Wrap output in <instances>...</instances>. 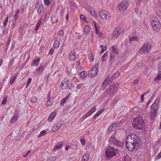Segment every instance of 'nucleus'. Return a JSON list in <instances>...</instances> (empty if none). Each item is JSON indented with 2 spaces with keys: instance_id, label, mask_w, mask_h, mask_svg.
Listing matches in <instances>:
<instances>
[{
  "instance_id": "47",
  "label": "nucleus",
  "mask_w": 161,
  "mask_h": 161,
  "mask_svg": "<svg viewBox=\"0 0 161 161\" xmlns=\"http://www.w3.org/2000/svg\"><path fill=\"white\" fill-rule=\"evenodd\" d=\"M80 141L82 146H84L85 145V141L84 139H80Z\"/></svg>"
},
{
  "instance_id": "7",
  "label": "nucleus",
  "mask_w": 161,
  "mask_h": 161,
  "mask_svg": "<svg viewBox=\"0 0 161 161\" xmlns=\"http://www.w3.org/2000/svg\"><path fill=\"white\" fill-rule=\"evenodd\" d=\"M109 143L110 145H113L118 147H122L123 146V143L116 139L114 136H111L109 140Z\"/></svg>"
},
{
  "instance_id": "30",
  "label": "nucleus",
  "mask_w": 161,
  "mask_h": 161,
  "mask_svg": "<svg viewBox=\"0 0 161 161\" xmlns=\"http://www.w3.org/2000/svg\"><path fill=\"white\" fill-rule=\"evenodd\" d=\"M100 47L101 48V50L100 51V53L101 54H102L106 50V47L105 46H103L102 45H100Z\"/></svg>"
},
{
  "instance_id": "26",
  "label": "nucleus",
  "mask_w": 161,
  "mask_h": 161,
  "mask_svg": "<svg viewBox=\"0 0 161 161\" xmlns=\"http://www.w3.org/2000/svg\"><path fill=\"white\" fill-rule=\"evenodd\" d=\"M108 55V52H106L102 56L101 58V61L102 62H103L104 61H105L106 60V58Z\"/></svg>"
},
{
  "instance_id": "28",
  "label": "nucleus",
  "mask_w": 161,
  "mask_h": 161,
  "mask_svg": "<svg viewBox=\"0 0 161 161\" xmlns=\"http://www.w3.org/2000/svg\"><path fill=\"white\" fill-rule=\"evenodd\" d=\"M129 40L130 42H131L133 41H136L137 42L138 41V38L137 36H133L129 37Z\"/></svg>"
},
{
  "instance_id": "49",
  "label": "nucleus",
  "mask_w": 161,
  "mask_h": 161,
  "mask_svg": "<svg viewBox=\"0 0 161 161\" xmlns=\"http://www.w3.org/2000/svg\"><path fill=\"white\" fill-rule=\"evenodd\" d=\"M89 58L90 59V61H92L93 59V57L92 54H91L89 56Z\"/></svg>"
},
{
  "instance_id": "1",
  "label": "nucleus",
  "mask_w": 161,
  "mask_h": 161,
  "mask_svg": "<svg viewBox=\"0 0 161 161\" xmlns=\"http://www.w3.org/2000/svg\"><path fill=\"white\" fill-rule=\"evenodd\" d=\"M139 142V139L137 136L135 134L129 135L126 141L127 148L129 151L132 152L136 146H138Z\"/></svg>"
},
{
  "instance_id": "36",
  "label": "nucleus",
  "mask_w": 161,
  "mask_h": 161,
  "mask_svg": "<svg viewBox=\"0 0 161 161\" xmlns=\"http://www.w3.org/2000/svg\"><path fill=\"white\" fill-rule=\"evenodd\" d=\"M37 99L36 97H32L31 99V102L33 103H35L37 102Z\"/></svg>"
},
{
  "instance_id": "22",
  "label": "nucleus",
  "mask_w": 161,
  "mask_h": 161,
  "mask_svg": "<svg viewBox=\"0 0 161 161\" xmlns=\"http://www.w3.org/2000/svg\"><path fill=\"white\" fill-rule=\"evenodd\" d=\"M56 115V113L54 112H53L49 116L48 118V120L49 121H51L55 118Z\"/></svg>"
},
{
  "instance_id": "52",
  "label": "nucleus",
  "mask_w": 161,
  "mask_h": 161,
  "mask_svg": "<svg viewBox=\"0 0 161 161\" xmlns=\"http://www.w3.org/2000/svg\"><path fill=\"white\" fill-rule=\"evenodd\" d=\"M55 157H52L49 158L47 161H54L55 160Z\"/></svg>"
},
{
  "instance_id": "57",
  "label": "nucleus",
  "mask_w": 161,
  "mask_h": 161,
  "mask_svg": "<svg viewBox=\"0 0 161 161\" xmlns=\"http://www.w3.org/2000/svg\"><path fill=\"white\" fill-rule=\"evenodd\" d=\"M80 17L81 19H83L85 22H86V19L85 18L84 16L83 15H80Z\"/></svg>"
},
{
  "instance_id": "54",
  "label": "nucleus",
  "mask_w": 161,
  "mask_h": 161,
  "mask_svg": "<svg viewBox=\"0 0 161 161\" xmlns=\"http://www.w3.org/2000/svg\"><path fill=\"white\" fill-rule=\"evenodd\" d=\"M58 33L60 36H63L64 35V32L62 30H60Z\"/></svg>"
},
{
  "instance_id": "46",
  "label": "nucleus",
  "mask_w": 161,
  "mask_h": 161,
  "mask_svg": "<svg viewBox=\"0 0 161 161\" xmlns=\"http://www.w3.org/2000/svg\"><path fill=\"white\" fill-rule=\"evenodd\" d=\"M119 71H117L115 72L113 75L114 77L117 78L119 76Z\"/></svg>"
},
{
  "instance_id": "2",
  "label": "nucleus",
  "mask_w": 161,
  "mask_h": 161,
  "mask_svg": "<svg viewBox=\"0 0 161 161\" xmlns=\"http://www.w3.org/2000/svg\"><path fill=\"white\" fill-rule=\"evenodd\" d=\"M133 128L138 130L142 129L145 126V123L143 118L139 116L136 117L132 123Z\"/></svg>"
},
{
  "instance_id": "14",
  "label": "nucleus",
  "mask_w": 161,
  "mask_h": 161,
  "mask_svg": "<svg viewBox=\"0 0 161 161\" xmlns=\"http://www.w3.org/2000/svg\"><path fill=\"white\" fill-rule=\"evenodd\" d=\"M35 8H37V11L39 14H40L43 10V5L42 3L38 2L35 6Z\"/></svg>"
},
{
  "instance_id": "37",
  "label": "nucleus",
  "mask_w": 161,
  "mask_h": 161,
  "mask_svg": "<svg viewBox=\"0 0 161 161\" xmlns=\"http://www.w3.org/2000/svg\"><path fill=\"white\" fill-rule=\"evenodd\" d=\"M40 60V59L39 58H38L35 60H34L33 61V63L34 64V65L36 66H37L39 64Z\"/></svg>"
},
{
  "instance_id": "29",
  "label": "nucleus",
  "mask_w": 161,
  "mask_h": 161,
  "mask_svg": "<svg viewBox=\"0 0 161 161\" xmlns=\"http://www.w3.org/2000/svg\"><path fill=\"white\" fill-rule=\"evenodd\" d=\"M103 110H101L97 111L96 114L93 116V119H95L98 116L100 115L103 112Z\"/></svg>"
},
{
  "instance_id": "9",
  "label": "nucleus",
  "mask_w": 161,
  "mask_h": 161,
  "mask_svg": "<svg viewBox=\"0 0 161 161\" xmlns=\"http://www.w3.org/2000/svg\"><path fill=\"white\" fill-rule=\"evenodd\" d=\"M98 14L100 17L104 20L108 19L110 17L109 13L105 10L100 11L99 12Z\"/></svg>"
},
{
  "instance_id": "23",
  "label": "nucleus",
  "mask_w": 161,
  "mask_h": 161,
  "mask_svg": "<svg viewBox=\"0 0 161 161\" xmlns=\"http://www.w3.org/2000/svg\"><path fill=\"white\" fill-rule=\"evenodd\" d=\"M59 40L57 38L56 40L55 41L53 46L54 47L56 48H58L59 45H60V43L59 42Z\"/></svg>"
},
{
  "instance_id": "61",
  "label": "nucleus",
  "mask_w": 161,
  "mask_h": 161,
  "mask_svg": "<svg viewBox=\"0 0 161 161\" xmlns=\"http://www.w3.org/2000/svg\"><path fill=\"white\" fill-rule=\"evenodd\" d=\"M138 82V80H136L135 81L132 82V84L133 85H135V84L137 83Z\"/></svg>"
},
{
  "instance_id": "19",
  "label": "nucleus",
  "mask_w": 161,
  "mask_h": 161,
  "mask_svg": "<svg viewBox=\"0 0 161 161\" xmlns=\"http://www.w3.org/2000/svg\"><path fill=\"white\" fill-rule=\"evenodd\" d=\"M117 124L116 123H113L108 128V131H111L114 130L116 128Z\"/></svg>"
},
{
  "instance_id": "32",
  "label": "nucleus",
  "mask_w": 161,
  "mask_h": 161,
  "mask_svg": "<svg viewBox=\"0 0 161 161\" xmlns=\"http://www.w3.org/2000/svg\"><path fill=\"white\" fill-rule=\"evenodd\" d=\"M80 77L82 78H85L87 75V74L85 71H83L80 74Z\"/></svg>"
},
{
  "instance_id": "48",
  "label": "nucleus",
  "mask_w": 161,
  "mask_h": 161,
  "mask_svg": "<svg viewBox=\"0 0 161 161\" xmlns=\"http://www.w3.org/2000/svg\"><path fill=\"white\" fill-rule=\"evenodd\" d=\"M158 69H159V73L161 75V62L159 63Z\"/></svg>"
},
{
  "instance_id": "38",
  "label": "nucleus",
  "mask_w": 161,
  "mask_h": 161,
  "mask_svg": "<svg viewBox=\"0 0 161 161\" xmlns=\"http://www.w3.org/2000/svg\"><path fill=\"white\" fill-rule=\"evenodd\" d=\"M8 21V16L7 15L5 20L4 21L3 23V25L4 27H5L7 25Z\"/></svg>"
},
{
  "instance_id": "34",
  "label": "nucleus",
  "mask_w": 161,
  "mask_h": 161,
  "mask_svg": "<svg viewBox=\"0 0 161 161\" xmlns=\"http://www.w3.org/2000/svg\"><path fill=\"white\" fill-rule=\"evenodd\" d=\"M89 154L88 153H86L83 155L82 157V159L84 161H87L89 158Z\"/></svg>"
},
{
  "instance_id": "12",
  "label": "nucleus",
  "mask_w": 161,
  "mask_h": 161,
  "mask_svg": "<svg viewBox=\"0 0 161 161\" xmlns=\"http://www.w3.org/2000/svg\"><path fill=\"white\" fill-rule=\"evenodd\" d=\"M159 101L158 99H156L153 103L151 106V110L157 111L158 109Z\"/></svg>"
},
{
  "instance_id": "16",
  "label": "nucleus",
  "mask_w": 161,
  "mask_h": 161,
  "mask_svg": "<svg viewBox=\"0 0 161 161\" xmlns=\"http://www.w3.org/2000/svg\"><path fill=\"white\" fill-rule=\"evenodd\" d=\"M62 125V124L61 122L58 121L54 124L53 127V130L54 128H55V129L54 130L56 131L61 127Z\"/></svg>"
},
{
  "instance_id": "41",
  "label": "nucleus",
  "mask_w": 161,
  "mask_h": 161,
  "mask_svg": "<svg viewBox=\"0 0 161 161\" xmlns=\"http://www.w3.org/2000/svg\"><path fill=\"white\" fill-rule=\"evenodd\" d=\"M46 133V132L45 130H43L41 131L40 134L38 135V137H40L41 136H44Z\"/></svg>"
},
{
  "instance_id": "56",
  "label": "nucleus",
  "mask_w": 161,
  "mask_h": 161,
  "mask_svg": "<svg viewBox=\"0 0 161 161\" xmlns=\"http://www.w3.org/2000/svg\"><path fill=\"white\" fill-rule=\"evenodd\" d=\"M54 51V49H53V48H51L49 50V54H51V55H52L53 54Z\"/></svg>"
},
{
  "instance_id": "55",
  "label": "nucleus",
  "mask_w": 161,
  "mask_h": 161,
  "mask_svg": "<svg viewBox=\"0 0 161 161\" xmlns=\"http://www.w3.org/2000/svg\"><path fill=\"white\" fill-rule=\"evenodd\" d=\"M7 98H4L2 101V104L5 105L6 103Z\"/></svg>"
},
{
  "instance_id": "59",
  "label": "nucleus",
  "mask_w": 161,
  "mask_h": 161,
  "mask_svg": "<svg viewBox=\"0 0 161 161\" xmlns=\"http://www.w3.org/2000/svg\"><path fill=\"white\" fill-rule=\"evenodd\" d=\"M108 81L105 79L103 83V85H104L105 86H106L107 84H108Z\"/></svg>"
},
{
  "instance_id": "15",
  "label": "nucleus",
  "mask_w": 161,
  "mask_h": 161,
  "mask_svg": "<svg viewBox=\"0 0 161 161\" xmlns=\"http://www.w3.org/2000/svg\"><path fill=\"white\" fill-rule=\"evenodd\" d=\"M63 146V144L62 142H59L56 145V146L54 148L53 150L54 151H56L59 150L62 148Z\"/></svg>"
},
{
  "instance_id": "8",
  "label": "nucleus",
  "mask_w": 161,
  "mask_h": 161,
  "mask_svg": "<svg viewBox=\"0 0 161 161\" xmlns=\"http://www.w3.org/2000/svg\"><path fill=\"white\" fill-rule=\"evenodd\" d=\"M151 24L154 30L158 31L160 29V23L159 20L157 17L154 18L151 21Z\"/></svg>"
},
{
  "instance_id": "39",
  "label": "nucleus",
  "mask_w": 161,
  "mask_h": 161,
  "mask_svg": "<svg viewBox=\"0 0 161 161\" xmlns=\"http://www.w3.org/2000/svg\"><path fill=\"white\" fill-rule=\"evenodd\" d=\"M18 119V117L16 116H14L11 119V121L12 123H15L16 121Z\"/></svg>"
},
{
  "instance_id": "25",
  "label": "nucleus",
  "mask_w": 161,
  "mask_h": 161,
  "mask_svg": "<svg viewBox=\"0 0 161 161\" xmlns=\"http://www.w3.org/2000/svg\"><path fill=\"white\" fill-rule=\"evenodd\" d=\"M117 55L116 53H113L112 52L110 53L109 57V59L110 61H112L113 60V58H114V57Z\"/></svg>"
},
{
  "instance_id": "6",
  "label": "nucleus",
  "mask_w": 161,
  "mask_h": 161,
  "mask_svg": "<svg viewBox=\"0 0 161 161\" xmlns=\"http://www.w3.org/2000/svg\"><path fill=\"white\" fill-rule=\"evenodd\" d=\"M128 6L129 4L127 2L123 1L118 5L117 8L119 10V11L124 12L127 9Z\"/></svg>"
},
{
  "instance_id": "4",
  "label": "nucleus",
  "mask_w": 161,
  "mask_h": 161,
  "mask_svg": "<svg viewBox=\"0 0 161 161\" xmlns=\"http://www.w3.org/2000/svg\"><path fill=\"white\" fill-rule=\"evenodd\" d=\"M152 48L151 44L149 42H146L141 47L139 52L144 54H147L149 52Z\"/></svg>"
},
{
  "instance_id": "42",
  "label": "nucleus",
  "mask_w": 161,
  "mask_h": 161,
  "mask_svg": "<svg viewBox=\"0 0 161 161\" xmlns=\"http://www.w3.org/2000/svg\"><path fill=\"white\" fill-rule=\"evenodd\" d=\"M161 78V75L159 73V75H158L157 77L154 78V80L157 81L158 80H160Z\"/></svg>"
},
{
  "instance_id": "20",
  "label": "nucleus",
  "mask_w": 161,
  "mask_h": 161,
  "mask_svg": "<svg viewBox=\"0 0 161 161\" xmlns=\"http://www.w3.org/2000/svg\"><path fill=\"white\" fill-rule=\"evenodd\" d=\"M110 52L116 53L117 55L119 54L118 50L117 48V47L116 46H114L112 47V50Z\"/></svg>"
},
{
  "instance_id": "63",
  "label": "nucleus",
  "mask_w": 161,
  "mask_h": 161,
  "mask_svg": "<svg viewBox=\"0 0 161 161\" xmlns=\"http://www.w3.org/2000/svg\"><path fill=\"white\" fill-rule=\"evenodd\" d=\"M14 18L15 19L14 20L15 21H16V20L18 18V14H15L14 15Z\"/></svg>"
},
{
  "instance_id": "53",
  "label": "nucleus",
  "mask_w": 161,
  "mask_h": 161,
  "mask_svg": "<svg viewBox=\"0 0 161 161\" xmlns=\"http://www.w3.org/2000/svg\"><path fill=\"white\" fill-rule=\"evenodd\" d=\"M124 161H131V158L129 156H126Z\"/></svg>"
},
{
  "instance_id": "5",
  "label": "nucleus",
  "mask_w": 161,
  "mask_h": 161,
  "mask_svg": "<svg viewBox=\"0 0 161 161\" xmlns=\"http://www.w3.org/2000/svg\"><path fill=\"white\" fill-rule=\"evenodd\" d=\"M118 150L111 147H109L105 151V156L108 158H111L113 156L116 155L118 153Z\"/></svg>"
},
{
  "instance_id": "11",
  "label": "nucleus",
  "mask_w": 161,
  "mask_h": 161,
  "mask_svg": "<svg viewBox=\"0 0 161 161\" xmlns=\"http://www.w3.org/2000/svg\"><path fill=\"white\" fill-rule=\"evenodd\" d=\"M96 109L95 107H93L90 110V111L87 113L86 115H84L80 119V120L83 121L86 118L88 117L92 114L95 111Z\"/></svg>"
},
{
  "instance_id": "62",
  "label": "nucleus",
  "mask_w": 161,
  "mask_h": 161,
  "mask_svg": "<svg viewBox=\"0 0 161 161\" xmlns=\"http://www.w3.org/2000/svg\"><path fill=\"white\" fill-rule=\"evenodd\" d=\"M98 65L97 64H96L92 68L93 69H97V68Z\"/></svg>"
},
{
  "instance_id": "35",
  "label": "nucleus",
  "mask_w": 161,
  "mask_h": 161,
  "mask_svg": "<svg viewBox=\"0 0 161 161\" xmlns=\"http://www.w3.org/2000/svg\"><path fill=\"white\" fill-rule=\"evenodd\" d=\"M90 31V29L88 26H85L84 30V34H88Z\"/></svg>"
},
{
  "instance_id": "44",
  "label": "nucleus",
  "mask_w": 161,
  "mask_h": 161,
  "mask_svg": "<svg viewBox=\"0 0 161 161\" xmlns=\"http://www.w3.org/2000/svg\"><path fill=\"white\" fill-rule=\"evenodd\" d=\"M51 3L50 2V0H44V3L45 5H47V6H49Z\"/></svg>"
},
{
  "instance_id": "3",
  "label": "nucleus",
  "mask_w": 161,
  "mask_h": 161,
  "mask_svg": "<svg viewBox=\"0 0 161 161\" xmlns=\"http://www.w3.org/2000/svg\"><path fill=\"white\" fill-rule=\"evenodd\" d=\"M119 86V84L118 82L114 83L107 89V93L108 95L114 94L117 92V90Z\"/></svg>"
},
{
  "instance_id": "58",
  "label": "nucleus",
  "mask_w": 161,
  "mask_h": 161,
  "mask_svg": "<svg viewBox=\"0 0 161 161\" xmlns=\"http://www.w3.org/2000/svg\"><path fill=\"white\" fill-rule=\"evenodd\" d=\"M16 21L14 20L13 21V25L12 26V29H14V28L16 26Z\"/></svg>"
},
{
  "instance_id": "18",
  "label": "nucleus",
  "mask_w": 161,
  "mask_h": 161,
  "mask_svg": "<svg viewBox=\"0 0 161 161\" xmlns=\"http://www.w3.org/2000/svg\"><path fill=\"white\" fill-rule=\"evenodd\" d=\"M157 111L153 110H151L150 112V117L152 119H155L157 114Z\"/></svg>"
},
{
  "instance_id": "13",
  "label": "nucleus",
  "mask_w": 161,
  "mask_h": 161,
  "mask_svg": "<svg viewBox=\"0 0 161 161\" xmlns=\"http://www.w3.org/2000/svg\"><path fill=\"white\" fill-rule=\"evenodd\" d=\"M98 72V69H93L92 68L88 71V75L90 77H94L97 75Z\"/></svg>"
},
{
  "instance_id": "33",
  "label": "nucleus",
  "mask_w": 161,
  "mask_h": 161,
  "mask_svg": "<svg viewBox=\"0 0 161 161\" xmlns=\"http://www.w3.org/2000/svg\"><path fill=\"white\" fill-rule=\"evenodd\" d=\"M93 22H94V25H95V29H96V34H97L99 36H101L102 35V34L100 32H99V31L98 30V28H97V25H96L95 21H94Z\"/></svg>"
},
{
  "instance_id": "50",
  "label": "nucleus",
  "mask_w": 161,
  "mask_h": 161,
  "mask_svg": "<svg viewBox=\"0 0 161 161\" xmlns=\"http://www.w3.org/2000/svg\"><path fill=\"white\" fill-rule=\"evenodd\" d=\"M11 38H9L8 39V41H7V45L6 46V47L7 49L8 48V46L9 44H10V43L11 41Z\"/></svg>"
},
{
  "instance_id": "27",
  "label": "nucleus",
  "mask_w": 161,
  "mask_h": 161,
  "mask_svg": "<svg viewBox=\"0 0 161 161\" xmlns=\"http://www.w3.org/2000/svg\"><path fill=\"white\" fill-rule=\"evenodd\" d=\"M69 99V97L68 96H67L65 98H63L61 101L60 103L61 105H64V104Z\"/></svg>"
},
{
  "instance_id": "60",
  "label": "nucleus",
  "mask_w": 161,
  "mask_h": 161,
  "mask_svg": "<svg viewBox=\"0 0 161 161\" xmlns=\"http://www.w3.org/2000/svg\"><path fill=\"white\" fill-rule=\"evenodd\" d=\"M52 105V103H51V102L49 100H48L47 103H46V105L47 106H51Z\"/></svg>"
},
{
  "instance_id": "51",
  "label": "nucleus",
  "mask_w": 161,
  "mask_h": 161,
  "mask_svg": "<svg viewBox=\"0 0 161 161\" xmlns=\"http://www.w3.org/2000/svg\"><path fill=\"white\" fill-rule=\"evenodd\" d=\"M83 86V84L82 83H80L79 84H78L77 85V86L76 87V88L78 89H80L82 86Z\"/></svg>"
},
{
  "instance_id": "31",
  "label": "nucleus",
  "mask_w": 161,
  "mask_h": 161,
  "mask_svg": "<svg viewBox=\"0 0 161 161\" xmlns=\"http://www.w3.org/2000/svg\"><path fill=\"white\" fill-rule=\"evenodd\" d=\"M43 70V68L42 65L40 66L38 68L36 69V71L38 74H41Z\"/></svg>"
},
{
  "instance_id": "64",
  "label": "nucleus",
  "mask_w": 161,
  "mask_h": 161,
  "mask_svg": "<svg viewBox=\"0 0 161 161\" xmlns=\"http://www.w3.org/2000/svg\"><path fill=\"white\" fill-rule=\"evenodd\" d=\"M144 94H142L141 96V102H142L144 100Z\"/></svg>"
},
{
  "instance_id": "43",
  "label": "nucleus",
  "mask_w": 161,
  "mask_h": 161,
  "mask_svg": "<svg viewBox=\"0 0 161 161\" xmlns=\"http://www.w3.org/2000/svg\"><path fill=\"white\" fill-rule=\"evenodd\" d=\"M31 80H32V79L31 78H28V80H27V84H26L25 87H27L28 86L30 83L31 82Z\"/></svg>"
},
{
  "instance_id": "40",
  "label": "nucleus",
  "mask_w": 161,
  "mask_h": 161,
  "mask_svg": "<svg viewBox=\"0 0 161 161\" xmlns=\"http://www.w3.org/2000/svg\"><path fill=\"white\" fill-rule=\"evenodd\" d=\"M90 13H91V14L94 17H97V14H95V11L93 9H91V10H90Z\"/></svg>"
},
{
  "instance_id": "17",
  "label": "nucleus",
  "mask_w": 161,
  "mask_h": 161,
  "mask_svg": "<svg viewBox=\"0 0 161 161\" xmlns=\"http://www.w3.org/2000/svg\"><path fill=\"white\" fill-rule=\"evenodd\" d=\"M69 58L71 60H75L76 58L75 53L71 51L69 55Z\"/></svg>"
},
{
  "instance_id": "24",
  "label": "nucleus",
  "mask_w": 161,
  "mask_h": 161,
  "mask_svg": "<svg viewBox=\"0 0 161 161\" xmlns=\"http://www.w3.org/2000/svg\"><path fill=\"white\" fill-rule=\"evenodd\" d=\"M17 77V75L15 74L14 76H12L10 78V83L11 84H13L15 80Z\"/></svg>"
},
{
  "instance_id": "10",
  "label": "nucleus",
  "mask_w": 161,
  "mask_h": 161,
  "mask_svg": "<svg viewBox=\"0 0 161 161\" xmlns=\"http://www.w3.org/2000/svg\"><path fill=\"white\" fill-rule=\"evenodd\" d=\"M121 28L119 26L116 27L114 30L112 34V36L114 38H117L121 34Z\"/></svg>"
},
{
  "instance_id": "45",
  "label": "nucleus",
  "mask_w": 161,
  "mask_h": 161,
  "mask_svg": "<svg viewBox=\"0 0 161 161\" xmlns=\"http://www.w3.org/2000/svg\"><path fill=\"white\" fill-rule=\"evenodd\" d=\"M42 19H40L39 20L38 23L36 24V26L39 28L40 27V25H41L42 23Z\"/></svg>"
},
{
  "instance_id": "21",
  "label": "nucleus",
  "mask_w": 161,
  "mask_h": 161,
  "mask_svg": "<svg viewBox=\"0 0 161 161\" xmlns=\"http://www.w3.org/2000/svg\"><path fill=\"white\" fill-rule=\"evenodd\" d=\"M69 80H62L61 82V84L63 85V84H64V86L62 88L63 90H64L69 85Z\"/></svg>"
}]
</instances>
